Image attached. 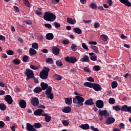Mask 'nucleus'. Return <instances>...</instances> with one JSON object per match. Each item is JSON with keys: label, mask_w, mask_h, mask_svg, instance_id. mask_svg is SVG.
Wrapping results in <instances>:
<instances>
[{"label": "nucleus", "mask_w": 131, "mask_h": 131, "mask_svg": "<svg viewBox=\"0 0 131 131\" xmlns=\"http://www.w3.org/2000/svg\"><path fill=\"white\" fill-rule=\"evenodd\" d=\"M128 106L127 105H124L121 107V110L124 112H127Z\"/></svg>", "instance_id": "nucleus-35"}, {"label": "nucleus", "mask_w": 131, "mask_h": 131, "mask_svg": "<svg viewBox=\"0 0 131 131\" xmlns=\"http://www.w3.org/2000/svg\"><path fill=\"white\" fill-rule=\"evenodd\" d=\"M83 70L85 72H89V73H91V70H90V68L88 67L84 68Z\"/></svg>", "instance_id": "nucleus-56"}, {"label": "nucleus", "mask_w": 131, "mask_h": 131, "mask_svg": "<svg viewBox=\"0 0 131 131\" xmlns=\"http://www.w3.org/2000/svg\"><path fill=\"white\" fill-rule=\"evenodd\" d=\"M93 100L92 98L88 99L84 102L85 105H88V106H92V105H94L95 103L93 101Z\"/></svg>", "instance_id": "nucleus-21"}, {"label": "nucleus", "mask_w": 131, "mask_h": 131, "mask_svg": "<svg viewBox=\"0 0 131 131\" xmlns=\"http://www.w3.org/2000/svg\"><path fill=\"white\" fill-rule=\"evenodd\" d=\"M64 60L68 63H71L72 64H74L75 62H77V59L76 57L73 56H67L64 58Z\"/></svg>", "instance_id": "nucleus-6"}, {"label": "nucleus", "mask_w": 131, "mask_h": 131, "mask_svg": "<svg viewBox=\"0 0 131 131\" xmlns=\"http://www.w3.org/2000/svg\"><path fill=\"white\" fill-rule=\"evenodd\" d=\"M108 103L111 105H113V104H115V99L113 98H111L108 99Z\"/></svg>", "instance_id": "nucleus-46"}, {"label": "nucleus", "mask_w": 131, "mask_h": 131, "mask_svg": "<svg viewBox=\"0 0 131 131\" xmlns=\"http://www.w3.org/2000/svg\"><path fill=\"white\" fill-rule=\"evenodd\" d=\"M0 40H6V37L3 35H0Z\"/></svg>", "instance_id": "nucleus-64"}, {"label": "nucleus", "mask_w": 131, "mask_h": 131, "mask_svg": "<svg viewBox=\"0 0 131 131\" xmlns=\"http://www.w3.org/2000/svg\"><path fill=\"white\" fill-rule=\"evenodd\" d=\"M0 109L2 111H5L7 109V106L5 103H0Z\"/></svg>", "instance_id": "nucleus-36"}, {"label": "nucleus", "mask_w": 131, "mask_h": 131, "mask_svg": "<svg viewBox=\"0 0 131 131\" xmlns=\"http://www.w3.org/2000/svg\"><path fill=\"white\" fill-rule=\"evenodd\" d=\"M107 3L110 6L113 5V2H112V0H107Z\"/></svg>", "instance_id": "nucleus-63"}, {"label": "nucleus", "mask_w": 131, "mask_h": 131, "mask_svg": "<svg viewBox=\"0 0 131 131\" xmlns=\"http://www.w3.org/2000/svg\"><path fill=\"white\" fill-rule=\"evenodd\" d=\"M87 80L88 81H90V82H94L95 81V79L92 77H89L87 78Z\"/></svg>", "instance_id": "nucleus-53"}, {"label": "nucleus", "mask_w": 131, "mask_h": 131, "mask_svg": "<svg viewBox=\"0 0 131 131\" xmlns=\"http://www.w3.org/2000/svg\"><path fill=\"white\" fill-rule=\"evenodd\" d=\"M96 107L99 109H102L104 107V102L101 100H98L95 103Z\"/></svg>", "instance_id": "nucleus-9"}, {"label": "nucleus", "mask_w": 131, "mask_h": 131, "mask_svg": "<svg viewBox=\"0 0 131 131\" xmlns=\"http://www.w3.org/2000/svg\"><path fill=\"white\" fill-rule=\"evenodd\" d=\"M33 127L35 128H40V127H42V125H41L39 122L35 123L33 124Z\"/></svg>", "instance_id": "nucleus-30"}, {"label": "nucleus", "mask_w": 131, "mask_h": 131, "mask_svg": "<svg viewBox=\"0 0 131 131\" xmlns=\"http://www.w3.org/2000/svg\"><path fill=\"white\" fill-rule=\"evenodd\" d=\"M44 26L49 29H51V28H52V25L50 24H45Z\"/></svg>", "instance_id": "nucleus-57"}, {"label": "nucleus", "mask_w": 131, "mask_h": 131, "mask_svg": "<svg viewBox=\"0 0 131 131\" xmlns=\"http://www.w3.org/2000/svg\"><path fill=\"white\" fill-rule=\"evenodd\" d=\"M119 2L128 8L131 7V3L128 0H119Z\"/></svg>", "instance_id": "nucleus-16"}, {"label": "nucleus", "mask_w": 131, "mask_h": 131, "mask_svg": "<svg viewBox=\"0 0 131 131\" xmlns=\"http://www.w3.org/2000/svg\"><path fill=\"white\" fill-rule=\"evenodd\" d=\"M73 30L74 31V32H75V33H77L78 34H81L82 33V31H81V29L78 28H74L73 29Z\"/></svg>", "instance_id": "nucleus-31"}, {"label": "nucleus", "mask_w": 131, "mask_h": 131, "mask_svg": "<svg viewBox=\"0 0 131 131\" xmlns=\"http://www.w3.org/2000/svg\"><path fill=\"white\" fill-rule=\"evenodd\" d=\"M69 42V41L67 39H64L62 40V43H63V45H68Z\"/></svg>", "instance_id": "nucleus-61"}, {"label": "nucleus", "mask_w": 131, "mask_h": 131, "mask_svg": "<svg viewBox=\"0 0 131 131\" xmlns=\"http://www.w3.org/2000/svg\"><path fill=\"white\" fill-rule=\"evenodd\" d=\"M34 92L36 94H38V93H41L42 92V89L40 87L37 86L34 89Z\"/></svg>", "instance_id": "nucleus-29"}, {"label": "nucleus", "mask_w": 131, "mask_h": 131, "mask_svg": "<svg viewBox=\"0 0 131 131\" xmlns=\"http://www.w3.org/2000/svg\"><path fill=\"white\" fill-rule=\"evenodd\" d=\"M97 58L98 57L97 56H96L95 55H93L90 57V60H91V61H96V60H97Z\"/></svg>", "instance_id": "nucleus-52"}, {"label": "nucleus", "mask_w": 131, "mask_h": 131, "mask_svg": "<svg viewBox=\"0 0 131 131\" xmlns=\"http://www.w3.org/2000/svg\"><path fill=\"white\" fill-rule=\"evenodd\" d=\"M119 127H120V128H121L122 129H124V124H123V123H120L119 124Z\"/></svg>", "instance_id": "nucleus-62"}, {"label": "nucleus", "mask_w": 131, "mask_h": 131, "mask_svg": "<svg viewBox=\"0 0 131 131\" xmlns=\"http://www.w3.org/2000/svg\"><path fill=\"white\" fill-rule=\"evenodd\" d=\"M43 19L46 21L53 22L55 21V20H56V15L50 12L47 11L45 13V14L43 15Z\"/></svg>", "instance_id": "nucleus-2"}, {"label": "nucleus", "mask_w": 131, "mask_h": 131, "mask_svg": "<svg viewBox=\"0 0 131 131\" xmlns=\"http://www.w3.org/2000/svg\"><path fill=\"white\" fill-rule=\"evenodd\" d=\"M115 122V119L112 117H108L105 121L106 124H112Z\"/></svg>", "instance_id": "nucleus-12"}, {"label": "nucleus", "mask_w": 131, "mask_h": 131, "mask_svg": "<svg viewBox=\"0 0 131 131\" xmlns=\"http://www.w3.org/2000/svg\"><path fill=\"white\" fill-rule=\"evenodd\" d=\"M56 64L57 66H58V67H61V66H63V62H62L61 60H56Z\"/></svg>", "instance_id": "nucleus-47"}, {"label": "nucleus", "mask_w": 131, "mask_h": 131, "mask_svg": "<svg viewBox=\"0 0 131 131\" xmlns=\"http://www.w3.org/2000/svg\"><path fill=\"white\" fill-rule=\"evenodd\" d=\"M117 85H118V83L116 81H114L112 82V89H116L117 88Z\"/></svg>", "instance_id": "nucleus-39"}, {"label": "nucleus", "mask_w": 131, "mask_h": 131, "mask_svg": "<svg viewBox=\"0 0 131 131\" xmlns=\"http://www.w3.org/2000/svg\"><path fill=\"white\" fill-rule=\"evenodd\" d=\"M80 128H82V129L86 130L90 129V125L89 124H82L80 126Z\"/></svg>", "instance_id": "nucleus-25"}, {"label": "nucleus", "mask_w": 131, "mask_h": 131, "mask_svg": "<svg viewBox=\"0 0 131 131\" xmlns=\"http://www.w3.org/2000/svg\"><path fill=\"white\" fill-rule=\"evenodd\" d=\"M5 126V122L3 121H0V128H3Z\"/></svg>", "instance_id": "nucleus-59"}, {"label": "nucleus", "mask_w": 131, "mask_h": 131, "mask_svg": "<svg viewBox=\"0 0 131 131\" xmlns=\"http://www.w3.org/2000/svg\"><path fill=\"white\" fill-rule=\"evenodd\" d=\"M93 69L94 71H96V72H98V71H100V70H101V68L99 66H94L93 67Z\"/></svg>", "instance_id": "nucleus-41"}, {"label": "nucleus", "mask_w": 131, "mask_h": 131, "mask_svg": "<svg viewBox=\"0 0 131 131\" xmlns=\"http://www.w3.org/2000/svg\"><path fill=\"white\" fill-rule=\"evenodd\" d=\"M32 48L34 49H35V50H37V49H38V43L36 42L33 43L32 45Z\"/></svg>", "instance_id": "nucleus-45"}, {"label": "nucleus", "mask_w": 131, "mask_h": 131, "mask_svg": "<svg viewBox=\"0 0 131 131\" xmlns=\"http://www.w3.org/2000/svg\"><path fill=\"white\" fill-rule=\"evenodd\" d=\"M45 94L47 95L48 99H51V100H53V99H54V94L52 93V87H51V86H49L46 90Z\"/></svg>", "instance_id": "nucleus-5"}, {"label": "nucleus", "mask_w": 131, "mask_h": 131, "mask_svg": "<svg viewBox=\"0 0 131 131\" xmlns=\"http://www.w3.org/2000/svg\"><path fill=\"white\" fill-rule=\"evenodd\" d=\"M92 89L95 91V92H100L102 90V87L100 86V84L94 83Z\"/></svg>", "instance_id": "nucleus-13"}, {"label": "nucleus", "mask_w": 131, "mask_h": 131, "mask_svg": "<svg viewBox=\"0 0 131 131\" xmlns=\"http://www.w3.org/2000/svg\"><path fill=\"white\" fill-rule=\"evenodd\" d=\"M50 72V68L47 67H43V70L40 72L39 77L41 79H47L49 77V73Z\"/></svg>", "instance_id": "nucleus-3"}, {"label": "nucleus", "mask_w": 131, "mask_h": 131, "mask_svg": "<svg viewBox=\"0 0 131 131\" xmlns=\"http://www.w3.org/2000/svg\"><path fill=\"white\" fill-rule=\"evenodd\" d=\"M19 105L20 108L22 109H25L27 106L26 101L23 99H21L19 101Z\"/></svg>", "instance_id": "nucleus-18"}, {"label": "nucleus", "mask_w": 131, "mask_h": 131, "mask_svg": "<svg viewBox=\"0 0 131 131\" xmlns=\"http://www.w3.org/2000/svg\"><path fill=\"white\" fill-rule=\"evenodd\" d=\"M99 116H105V117H108L110 114L108 113L106 110L101 111V110H99Z\"/></svg>", "instance_id": "nucleus-10"}, {"label": "nucleus", "mask_w": 131, "mask_h": 131, "mask_svg": "<svg viewBox=\"0 0 131 131\" xmlns=\"http://www.w3.org/2000/svg\"><path fill=\"white\" fill-rule=\"evenodd\" d=\"M7 54L8 55H10V56H12V55H14V51H13L11 50H9L7 51Z\"/></svg>", "instance_id": "nucleus-51"}, {"label": "nucleus", "mask_w": 131, "mask_h": 131, "mask_svg": "<svg viewBox=\"0 0 131 131\" xmlns=\"http://www.w3.org/2000/svg\"><path fill=\"white\" fill-rule=\"evenodd\" d=\"M94 85V83L86 82L84 83V86H86L87 88H90V89H93Z\"/></svg>", "instance_id": "nucleus-26"}, {"label": "nucleus", "mask_w": 131, "mask_h": 131, "mask_svg": "<svg viewBox=\"0 0 131 131\" xmlns=\"http://www.w3.org/2000/svg\"><path fill=\"white\" fill-rule=\"evenodd\" d=\"M80 61H81V62H90V58L89 56L85 55L83 58L80 59Z\"/></svg>", "instance_id": "nucleus-28"}, {"label": "nucleus", "mask_w": 131, "mask_h": 131, "mask_svg": "<svg viewBox=\"0 0 131 131\" xmlns=\"http://www.w3.org/2000/svg\"><path fill=\"white\" fill-rule=\"evenodd\" d=\"M54 79L56 80H61L62 79V76L56 74L53 76Z\"/></svg>", "instance_id": "nucleus-38"}, {"label": "nucleus", "mask_w": 131, "mask_h": 131, "mask_svg": "<svg viewBox=\"0 0 131 131\" xmlns=\"http://www.w3.org/2000/svg\"><path fill=\"white\" fill-rule=\"evenodd\" d=\"M52 53L54 54V55H58L60 54V49L58 48V47L54 46L52 49Z\"/></svg>", "instance_id": "nucleus-14"}, {"label": "nucleus", "mask_w": 131, "mask_h": 131, "mask_svg": "<svg viewBox=\"0 0 131 131\" xmlns=\"http://www.w3.org/2000/svg\"><path fill=\"white\" fill-rule=\"evenodd\" d=\"M27 125V130H28V131H37V130H36V129H35V128H34L33 125H31L30 123H27L26 124Z\"/></svg>", "instance_id": "nucleus-15"}, {"label": "nucleus", "mask_w": 131, "mask_h": 131, "mask_svg": "<svg viewBox=\"0 0 131 131\" xmlns=\"http://www.w3.org/2000/svg\"><path fill=\"white\" fill-rule=\"evenodd\" d=\"M65 103L69 106H71L72 104V98H66L64 99Z\"/></svg>", "instance_id": "nucleus-22"}, {"label": "nucleus", "mask_w": 131, "mask_h": 131, "mask_svg": "<svg viewBox=\"0 0 131 131\" xmlns=\"http://www.w3.org/2000/svg\"><path fill=\"white\" fill-rule=\"evenodd\" d=\"M45 111L41 109H37L34 112V115H36L37 116H42V114H45Z\"/></svg>", "instance_id": "nucleus-11"}, {"label": "nucleus", "mask_w": 131, "mask_h": 131, "mask_svg": "<svg viewBox=\"0 0 131 131\" xmlns=\"http://www.w3.org/2000/svg\"><path fill=\"white\" fill-rule=\"evenodd\" d=\"M91 49L94 51L96 54H99V49L97 46H91Z\"/></svg>", "instance_id": "nucleus-33"}, {"label": "nucleus", "mask_w": 131, "mask_h": 131, "mask_svg": "<svg viewBox=\"0 0 131 131\" xmlns=\"http://www.w3.org/2000/svg\"><path fill=\"white\" fill-rule=\"evenodd\" d=\"M25 74L26 75V80L31 79L34 77V74L33 73V71L30 69H26L25 72Z\"/></svg>", "instance_id": "nucleus-4"}, {"label": "nucleus", "mask_w": 131, "mask_h": 131, "mask_svg": "<svg viewBox=\"0 0 131 131\" xmlns=\"http://www.w3.org/2000/svg\"><path fill=\"white\" fill-rule=\"evenodd\" d=\"M102 40L103 41H107V39L108 38V36L106 35H101L100 36Z\"/></svg>", "instance_id": "nucleus-43"}, {"label": "nucleus", "mask_w": 131, "mask_h": 131, "mask_svg": "<svg viewBox=\"0 0 131 131\" xmlns=\"http://www.w3.org/2000/svg\"><path fill=\"white\" fill-rule=\"evenodd\" d=\"M40 86L42 91H46V90L49 88V85L43 82L40 83Z\"/></svg>", "instance_id": "nucleus-20"}, {"label": "nucleus", "mask_w": 131, "mask_h": 131, "mask_svg": "<svg viewBox=\"0 0 131 131\" xmlns=\"http://www.w3.org/2000/svg\"><path fill=\"white\" fill-rule=\"evenodd\" d=\"M113 109L114 110H115V111H120L121 108L119 107V106L118 105H116V106H113Z\"/></svg>", "instance_id": "nucleus-49"}, {"label": "nucleus", "mask_w": 131, "mask_h": 131, "mask_svg": "<svg viewBox=\"0 0 131 131\" xmlns=\"http://www.w3.org/2000/svg\"><path fill=\"white\" fill-rule=\"evenodd\" d=\"M29 54L31 56H34V55H36L37 54L36 50H34L33 48H30Z\"/></svg>", "instance_id": "nucleus-27"}, {"label": "nucleus", "mask_w": 131, "mask_h": 131, "mask_svg": "<svg viewBox=\"0 0 131 131\" xmlns=\"http://www.w3.org/2000/svg\"><path fill=\"white\" fill-rule=\"evenodd\" d=\"M5 101H6V102L9 105H12V104H13V99L12 98V96L10 95H6Z\"/></svg>", "instance_id": "nucleus-8"}, {"label": "nucleus", "mask_w": 131, "mask_h": 131, "mask_svg": "<svg viewBox=\"0 0 131 131\" xmlns=\"http://www.w3.org/2000/svg\"><path fill=\"white\" fill-rule=\"evenodd\" d=\"M67 22L72 25H74V23H73V19L70 17L67 18Z\"/></svg>", "instance_id": "nucleus-48"}, {"label": "nucleus", "mask_w": 131, "mask_h": 131, "mask_svg": "<svg viewBox=\"0 0 131 131\" xmlns=\"http://www.w3.org/2000/svg\"><path fill=\"white\" fill-rule=\"evenodd\" d=\"M23 1L26 7H27L28 8H31V5L30 4L28 0H23Z\"/></svg>", "instance_id": "nucleus-37"}, {"label": "nucleus", "mask_w": 131, "mask_h": 131, "mask_svg": "<svg viewBox=\"0 0 131 131\" xmlns=\"http://www.w3.org/2000/svg\"><path fill=\"white\" fill-rule=\"evenodd\" d=\"M46 62L49 64H54V60L53 58L49 57L46 59Z\"/></svg>", "instance_id": "nucleus-34"}, {"label": "nucleus", "mask_w": 131, "mask_h": 131, "mask_svg": "<svg viewBox=\"0 0 131 131\" xmlns=\"http://www.w3.org/2000/svg\"><path fill=\"white\" fill-rule=\"evenodd\" d=\"M89 7L91 9H93V10H96V9H97V8H98V6H97V5L96 4H94V3H92L89 6Z\"/></svg>", "instance_id": "nucleus-42"}, {"label": "nucleus", "mask_w": 131, "mask_h": 131, "mask_svg": "<svg viewBox=\"0 0 131 131\" xmlns=\"http://www.w3.org/2000/svg\"><path fill=\"white\" fill-rule=\"evenodd\" d=\"M74 95L76 96L75 98H73V103L78 105V106H83V102H84V98L80 96L81 94H78L77 92H74Z\"/></svg>", "instance_id": "nucleus-1"}, {"label": "nucleus", "mask_w": 131, "mask_h": 131, "mask_svg": "<svg viewBox=\"0 0 131 131\" xmlns=\"http://www.w3.org/2000/svg\"><path fill=\"white\" fill-rule=\"evenodd\" d=\"M62 124L64 126H67L69 124V122L66 120H63Z\"/></svg>", "instance_id": "nucleus-58"}, {"label": "nucleus", "mask_w": 131, "mask_h": 131, "mask_svg": "<svg viewBox=\"0 0 131 131\" xmlns=\"http://www.w3.org/2000/svg\"><path fill=\"white\" fill-rule=\"evenodd\" d=\"M62 111L64 113H70L71 112V107L68 106H66L62 109Z\"/></svg>", "instance_id": "nucleus-24"}, {"label": "nucleus", "mask_w": 131, "mask_h": 131, "mask_svg": "<svg viewBox=\"0 0 131 131\" xmlns=\"http://www.w3.org/2000/svg\"><path fill=\"white\" fill-rule=\"evenodd\" d=\"M72 51L75 52V51H77V46L75 44H72L71 46Z\"/></svg>", "instance_id": "nucleus-44"}, {"label": "nucleus", "mask_w": 131, "mask_h": 131, "mask_svg": "<svg viewBox=\"0 0 131 131\" xmlns=\"http://www.w3.org/2000/svg\"><path fill=\"white\" fill-rule=\"evenodd\" d=\"M31 104L34 107H37L39 104V100H38L37 97H33L31 100Z\"/></svg>", "instance_id": "nucleus-7"}, {"label": "nucleus", "mask_w": 131, "mask_h": 131, "mask_svg": "<svg viewBox=\"0 0 131 131\" xmlns=\"http://www.w3.org/2000/svg\"><path fill=\"white\" fill-rule=\"evenodd\" d=\"M12 63H13V64H15V65H19V64L21 63V60H20L18 58L14 59L12 60Z\"/></svg>", "instance_id": "nucleus-32"}, {"label": "nucleus", "mask_w": 131, "mask_h": 131, "mask_svg": "<svg viewBox=\"0 0 131 131\" xmlns=\"http://www.w3.org/2000/svg\"><path fill=\"white\" fill-rule=\"evenodd\" d=\"M28 59H29V56L27 55H24L23 58V62H29V60Z\"/></svg>", "instance_id": "nucleus-40"}, {"label": "nucleus", "mask_w": 131, "mask_h": 131, "mask_svg": "<svg viewBox=\"0 0 131 131\" xmlns=\"http://www.w3.org/2000/svg\"><path fill=\"white\" fill-rule=\"evenodd\" d=\"M82 47L83 49H84L85 50H86L87 51H89V48L88 47V46H86V44H85V43H82Z\"/></svg>", "instance_id": "nucleus-54"}, {"label": "nucleus", "mask_w": 131, "mask_h": 131, "mask_svg": "<svg viewBox=\"0 0 131 131\" xmlns=\"http://www.w3.org/2000/svg\"><path fill=\"white\" fill-rule=\"evenodd\" d=\"M119 2L128 8L131 7V3L128 0H119Z\"/></svg>", "instance_id": "nucleus-17"}, {"label": "nucleus", "mask_w": 131, "mask_h": 131, "mask_svg": "<svg viewBox=\"0 0 131 131\" xmlns=\"http://www.w3.org/2000/svg\"><path fill=\"white\" fill-rule=\"evenodd\" d=\"M53 25L55 26V28H60L61 27V25L57 21L54 22Z\"/></svg>", "instance_id": "nucleus-50"}, {"label": "nucleus", "mask_w": 131, "mask_h": 131, "mask_svg": "<svg viewBox=\"0 0 131 131\" xmlns=\"http://www.w3.org/2000/svg\"><path fill=\"white\" fill-rule=\"evenodd\" d=\"M94 26L95 28H99L100 27V24L99 23H95Z\"/></svg>", "instance_id": "nucleus-60"}, {"label": "nucleus", "mask_w": 131, "mask_h": 131, "mask_svg": "<svg viewBox=\"0 0 131 131\" xmlns=\"http://www.w3.org/2000/svg\"><path fill=\"white\" fill-rule=\"evenodd\" d=\"M30 67L31 69H33V70H36L38 69V68L37 67H36L34 65H32V64H31L30 66Z\"/></svg>", "instance_id": "nucleus-55"}, {"label": "nucleus", "mask_w": 131, "mask_h": 131, "mask_svg": "<svg viewBox=\"0 0 131 131\" xmlns=\"http://www.w3.org/2000/svg\"><path fill=\"white\" fill-rule=\"evenodd\" d=\"M46 38L48 40H52L54 38V34L52 33H48L46 35Z\"/></svg>", "instance_id": "nucleus-23"}, {"label": "nucleus", "mask_w": 131, "mask_h": 131, "mask_svg": "<svg viewBox=\"0 0 131 131\" xmlns=\"http://www.w3.org/2000/svg\"><path fill=\"white\" fill-rule=\"evenodd\" d=\"M42 116H44L46 122H49L52 119V117L48 116V114H42Z\"/></svg>", "instance_id": "nucleus-19"}]
</instances>
